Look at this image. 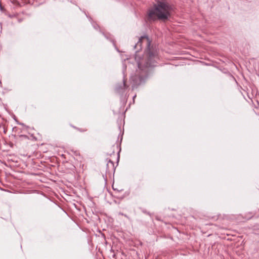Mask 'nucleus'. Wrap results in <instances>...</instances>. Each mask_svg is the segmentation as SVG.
I'll return each instance as SVG.
<instances>
[{"mask_svg": "<svg viewBox=\"0 0 259 259\" xmlns=\"http://www.w3.org/2000/svg\"><path fill=\"white\" fill-rule=\"evenodd\" d=\"M119 159V155L118 154V159Z\"/></svg>", "mask_w": 259, "mask_h": 259, "instance_id": "nucleus-7", "label": "nucleus"}, {"mask_svg": "<svg viewBox=\"0 0 259 259\" xmlns=\"http://www.w3.org/2000/svg\"><path fill=\"white\" fill-rule=\"evenodd\" d=\"M173 12V6L166 0H157L147 11L149 21H168Z\"/></svg>", "mask_w": 259, "mask_h": 259, "instance_id": "nucleus-2", "label": "nucleus"}, {"mask_svg": "<svg viewBox=\"0 0 259 259\" xmlns=\"http://www.w3.org/2000/svg\"><path fill=\"white\" fill-rule=\"evenodd\" d=\"M137 63L138 68L136 70L135 74L131 77L133 89L144 82L151 70L155 67L150 66V63H145L143 62H138Z\"/></svg>", "mask_w": 259, "mask_h": 259, "instance_id": "nucleus-3", "label": "nucleus"}, {"mask_svg": "<svg viewBox=\"0 0 259 259\" xmlns=\"http://www.w3.org/2000/svg\"><path fill=\"white\" fill-rule=\"evenodd\" d=\"M127 88L128 85L126 84L125 80L124 78L122 83H118L116 85L115 90L117 93L122 94Z\"/></svg>", "mask_w": 259, "mask_h": 259, "instance_id": "nucleus-4", "label": "nucleus"}, {"mask_svg": "<svg viewBox=\"0 0 259 259\" xmlns=\"http://www.w3.org/2000/svg\"><path fill=\"white\" fill-rule=\"evenodd\" d=\"M108 160L107 163L106 164V169L107 171L108 172H111V171H115V167L114 166V162L110 159H107Z\"/></svg>", "mask_w": 259, "mask_h": 259, "instance_id": "nucleus-5", "label": "nucleus"}, {"mask_svg": "<svg viewBox=\"0 0 259 259\" xmlns=\"http://www.w3.org/2000/svg\"><path fill=\"white\" fill-rule=\"evenodd\" d=\"M134 48L136 52L135 60L137 62L150 63V66H156L159 59L157 50L151 46V41L147 36H141Z\"/></svg>", "mask_w": 259, "mask_h": 259, "instance_id": "nucleus-1", "label": "nucleus"}, {"mask_svg": "<svg viewBox=\"0 0 259 259\" xmlns=\"http://www.w3.org/2000/svg\"><path fill=\"white\" fill-rule=\"evenodd\" d=\"M143 212L146 214H150V213L148 212H147L146 210H143Z\"/></svg>", "mask_w": 259, "mask_h": 259, "instance_id": "nucleus-6", "label": "nucleus"}]
</instances>
